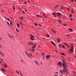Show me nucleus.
<instances>
[{
  "instance_id": "obj_24",
  "label": "nucleus",
  "mask_w": 76,
  "mask_h": 76,
  "mask_svg": "<svg viewBox=\"0 0 76 76\" xmlns=\"http://www.w3.org/2000/svg\"><path fill=\"white\" fill-rule=\"evenodd\" d=\"M56 14V13L54 12L52 14V15H54V16H56V15H55Z\"/></svg>"
},
{
  "instance_id": "obj_2",
  "label": "nucleus",
  "mask_w": 76,
  "mask_h": 76,
  "mask_svg": "<svg viewBox=\"0 0 76 76\" xmlns=\"http://www.w3.org/2000/svg\"><path fill=\"white\" fill-rule=\"evenodd\" d=\"M73 49H74V48L72 47L71 48H70L69 50V51L70 53H73L74 51L73 50Z\"/></svg>"
},
{
  "instance_id": "obj_43",
  "label": "nucleus",
  "mask_w": 76,
  "mask_h": 76,
  "mask_svg": "<svg viewBox=\"0 0 76 76\" xmlns=\"http://www.w3.org/2000/svg\"><path fill=\"white\" fill-rule=\"evenodd\" d=\"M7 19L8 20H9V21H10V19H9L8 18H7Z\"/></svg>"
},
{
  "instance_id": "obj_39",
  "label": "nucleus",
  "mask_w": 76,
  "mask_h": 76,
  "mask_svg": "<svg viewBox=\"0 0 76 76\" xmlns=\"http://www.w3.org/2000/svg\"><path fill=\"white\" fill-rule=\"evenodd\" d=\"M62 61V62H63V63H62V64H63V63H66V64H67L64 61Z\"/></svg>"
},
{
  "instance_id": "obj_63",
  "label": "nucleus",
  "mask_w": 76,
  "mask_h": 76,
  "mask_svg": "<svg viewBox=\"0 0 76 76\" xmlns=\"http://www.w3.org/2000/svg\"><path fill=\"white\" fill-rule=\"evenodd\" d=\"M21 76H23V75H22V74H21Z\"/></svg>"
},
{
  "instance_id": "obj_7",
  "label": "nucleus",
  "mask_w": 76,
  "mask_h": 76,
  "mask_svg": "<svg viewBox=\"0 0 76 76\" xmlns=\"http://www.w3.org/2000/svg\"><path fill=\"white\" fill-rule=\"evenodd\" d=\"M64 8H65V6H64L63 5H62L61 6V9H64Z\"/></svg>"
},
{
  "instance_id": "obj_57",
  "label": "nucleus",
  "mask_w": 76,
  "mask_h": 76,
  "mask_svg": "<svg viewBox=\"0 0 76 76\" xmlns=\"http://www.w3.org/2000/svg\"><path fill=\"white\" fill-rule=\"evenodd\" d=\"M72 2H73V1H73V0H72L71 1Z\"/></svg>"
},
{
  "instance_id": "obj_15",
  "label": "nucleus",
  "mask_w": 76,
  "mask_h": 76,
  "mask_svg": "<svg viewBox=\"0 0 76 76\" xmlns=\"http://www.w3.org/2000/svg\"><path fill=\"white\" fill-rule=\"evenodd\" d=\"M61 55H62L63 56H65L66 55H65V54L63 53H61Z\"/></svg>"
},
{
  "instance_id": "obj_25",
  "label": "nucleus",
  "mask_w": 76,
  "mask_h": 76,
  "mask_svg": "<svg viewBox=\"0 0 76 76\" xmlns=\"http://www.w3.org/2000/svg\"><path fill=\"white\" fill-rule=\"evenodd\" d=\"M2 70H3V71L4 72H5V71H6V70H5V69H2Z\"/></svg>"
},
{
  "instance_id": "obj_22",
  "label": "nucleus",
  "mask_w": 76,
  "mask_h": 76,
  "mask_svg": "<svg viewBox=\"0 0 76 76\" xmlns=\"http://www.w3.org/2000/svg\"><path fill=\"white\" fill-rule=\"evenodd\" d=\"M31 40H34V38L32 37H31Z\"/></svg>"
},
{
  "instance_id": "obj_51",
  "label": "nucleus",
  "mask_w": 76,
  "mask_h": 76,
  "mask_svg": "<svg viewBox=\"0 0 76 76\" xmlns=\"http://www.w3.org/2000/svg\"><path fill=\"white\" fill-rule=\"evenodd\" d=\"M25 12H27V10H26V9H25Z\"/></svg>"
},
{
  "instance_id": "obj_23",
  "label": "nucleus",
  "mask_w": 76,
  "mask_h": 76,
  "mask_svg": "<svg viewBox=\"0 0 76 76\" xmlns=\"http://www.w3.org/2000/svg\"><path fill=\"white\" fill-rule=\"evenodd\" d=\"M60 72H61V73L62 74H63V71H62V70L60 69Z\"/></svg>"
},
{
  "instance_id": "obj_47",
  "label": "nucleus",
  "mask_w": 76,
  "mask_h": 76,
  "mask_svg": "<svg viewBox=\"0 0 76 76\" xmlns=\"http://www.w3.org/2000/svg\"><path fill=\"white\" fill-rule=\"evenodd\" d=\"M20 24H21H21H22V22H20Z\"/></svg>"
},
{
  "instance_id": "obj_30",
  "label": "nucleus",
  "mask_w": 76,
  "mask_h": 76,
  "mask_svg": "<svg viewBox=\"0 0 76 76\" xmlns=\"http://www.w3.org/2000/svg\"><path fill=\"white\" fill-rule=\"evenodd\" d=\"M11 22H10V24L11 25H12V20H11Z\"/></svg>"
},
{
  "instance_id": "obj_52",
  "label": "nucleus",
  "mask_w": 76,
  "mask_h": 76,
  "mask_svg": "<svg viewBox=\"0 0 76 76\" xmlns=\"http://www.w3.org/2000/svg\"><path fill=\"white\" fill-rule=\"evenodd\" d=\"M39 26H41V24H39Z\"/></svg>"
},
{
  "instance_id": "obj_5",
  "label": "nucleus",
  "mask_w": 76,
  "mask_h": 76,
  "mask_svg": "<svg viewBox=\"0 0 76 76\" xmlns=\"http://www.w3.org/2000/svg\"><path fill=\"white\" fill-rule=\"evenodd\" d=\"M46 58L47 59H49L50 58L49 57H50L52 56L51 55H47L46 56Z\"/></svg>"
},
{
  "instance_id": "obj_53",
  "label": "nucleus",
  "mask_w": 76,
  "mask_h": 76,
  "mask_svg": "<svg viewBox=\"0 0 76 76\" xmlns=\"http://www.w3.org/2000/svg\"><path fill=\"white\" fill-rule=\"evenodd\" d=\"M54 76H58V75H57V74H56V75H55Z\"/></svg>"
},
{
  "instance_id": "obj_56",
  "label": "nucleus",
  "mask_w": 76,
  "mask_h": 76,
  "mask_svg": "<svg viewBox=\"0 0 76 76\" xmlns=\"http://www.w3.org/2000/svg\"><path fill=\"white\" fill-rule=\"evenodd\" d=\"M64 26H66V25H65V24H64Z\"/></svg>"
},
{
  "instance_id": "obj_26",
  "label": "nucleus",
  "mask_w": 76,
  "mask_h": 76,
  "mask_svg": "<svg viewBox=\"0 0 76 76\" xmlns=\"http://www.w3.org/2000/svg\"><path fill=\"white\" fill-rule=\"evenodd\" d=\"M57 20V21H58V22H60V23L61 22V21H60V20Z\"/></svg>"
},
{
  "instance_id": "obj_3",
  "label": "nucleus",
  "mask_w": 76,
  "mask_h": 76,
  "mask_svg": "<svg viewBox=\"0 0 76 76\" xmlns=\"http://www.w3.org/2000/svg\"><path fill=\"white\" fill-rule=\"evenodd\" d=\"M57 65H59V66H63V64L61 63V62L60 61H59L58 63L57 64Z\"/></svg>"
},
{
  "instance_id": "obj_50",
  "label": "nucleus",
  "mask_w": 76,
  "mask_h": 76,
  "mask_svg": "<svg viewBox=\"0 0 76 76\" xmlns=\"http://www.w3.org/2000/svg\"><path fill=\"white\" fill-rule=\"evenodd\" d=\"M1 54H2V56H4V54H3L2 53H1Z\"/></svg>"
},
{
  "instance_id": "obj_55",
  "label": "nucleus",
  "mask_w": 76,
  "mask_h": 76,
  "mask_svg": "<svg viewBox=\"0 0 76 76\" xmlns=\"http://www.w3.org/2000/svg\"><path fill=\"white\" fill-rule=\"evenodd\" d=\"M66 35L67 37H69V35H68L67 34H66Z\"/></svg>"
},
{
  "instance_id": "obj_60",
  "label": "nucleus",
  "mask_w": 76,
  "mask_h": 76,
  "mask_svg": "<svg viewBox=\"0 0 76 76\" xmlns=\"http://www.w3.org/2000/svg\"><path fill=\"white\" fill-rule=\"evenodd\" d=\"M53 32L54 33H56V32L55 31H53Z\"/></svg>"
},
{
  "instance_id": "obj_31",
  "label": "nucleus",
  "mask_w": 76,
  "mask_h": 76,
  "mask_svg": "<svg viewBox=\"0 0 76 76\" xmlns=\"http://www.w3.org/2000/svg\"><path fill=\"white\" fill-rule=\"evenodd\" d=\"M64 43L65 44V45H67V44H66V43L65 42H64Z\"/></svg>"
},
{
  "instance_id": "obj_62",
  "label": "nucleus",
  "mask_w": 76,
  "mask_h": 76,
  "mask_svg": "<svg viewBox=\"0 0 76 76\" xmlns=\"http://www.w3.org/2000/svg\"><path fill=\"white\" fill-rule=\"evenodd\" d=\"M55 51H56V52H57V51L56 50H55Z\"/></svg>"
},
{
  "instance_id": "obj_34",
  "label": "nucleus",
  "mask_w": 76,
  "mask_h": 76,
  "mask_svg": "<svg viewBox=\"0 0 76 76\" xmlns=\"http://www.w3.org/2000/svg\"><path fill=\"white\" fill-rule=\"evenodd\" d=\"M63 72L64 73H65V70L64 69H63Z\"/></svg>"
},
{
  "instance_id": "obj_35",
  "label": "nucleus",
  "mask_w": 76,
  "mask_h": 76,
  "mask_svg": "<svg viewBox=\"0 0 76 76\" xmlns=\"http://www.w3.org/2000/svg\"><path fill=\"white\" fill-rule=\"evenodd\" d=\"M26 55L27 56L28 55V53H27L26 52Z\"/></svg>"
},
{
  "instance_id": "obj_64",
  "label": "nucleus",
  "mask_w": 76,
  "mask_h": 76,
  "mask_svg": "<svg viewBox=\"0 0 76 76\" xmlns=\"http://www.w3.org/2000/svg\"><path fill=\"white\" fill-rule=\"evenodd\" d=\"M21 61H23V60H21Z\"/></svg>"
},
{
  "instance_id": "obj_42",
  "label": "nucleus",
  "mask_w": 76,
  "mask_h": 76,
  "mask_svg": "<svg viewBox=\"0 0 76 76\" xmlns=\"http://www.w3.org/2000/svg\"><path fill=\"white\" fill-rule=\"evenodd\" d=\"M24 4H27V2H26V1L24 2Z\"/></svg>"
},
{
  "instance_id": "obj_48",
  "label": "nucleus",
  "mask_w": 76,
  "mask_h": 76,
  "mask_svg": "<svg viewBox=\"0 0 76 76\" xmlns=\"http://www.w3.org/2000/svg\"><path fill=\"white\" fill-rule=\"evenodd\" d=\"M70 20H73V18H70Z\"/></svg>"
},
{
  "instance_id": "obj_28",
  "label": "nucleus",
  "mask_w": 76,
  "mask_h": 76,
  "mask_svg": "<svg viewBox=\"0 0 76 76\" xmlns=\"http://www.w3.org/2000/svg\"><path fill=\"white\" fill-rule=\"evenodd\" d=\"M59 48H60V46H61V45L60 44H59L58 45Z\"/></svg>"
},
{
  "instance_id": "obj_17",
  "label": "nucleus",
  "mask_w": 76,
  "mask_h": 76,
  "mask_svg": "<svg viewBox=\"0 0 76 76\" xmlns=\"http://www.w3.org/2000/svg\"><path fill=\"white\" fill-rule=\"evenodd\" d=\"M71 12H72V13H74V11H73V10H72Z\"/></svg>"
},
{
  "instance_id": "obj_16",
  "label": "nucleus",
  "mask_w": 76,
  "mask_h": 76,
  "mask_svg": "<svg viewBox=\"0 0 76 76\" xmlns=\"http://www.w3.org/2000/svg\"><path fill=\"white\" fill-rule=\"evenodd\" d=\"M73 73L74 75L76 76V72H73Z\"/></svg>"
},
{
  "instance_id": "obj_33",
  "label": "nucleus",
  "mask_w": 76,
  "mask_h": 76,
  "mask_svg": "<svg viewBox=\"0 0 76 76\" xmlns=\"http://www.w3.org/2000/svg\"><path fill=\"white\" fill-rule=\"evenodd\" d=\"M28 57V58H29L30 57V56H29V55H27Z\"/></svg>"
},
{
  "instance_id": "obj_54",
  "label": "nucleus",
  "mask_w": 76,
  "mask_h": 76,
  "mask_svg": "<svg viewBox=\"0 0 76 76\" xmlns=\"http://www.w3.org/2000/svg\"><path fill=\"white\" fill-rule=\"evenodd\" d=\"M35 63H36V64H37V61H35Z\"/></svg>"
},
{
  "instance_id": "obj_18",
  "label": "nucleus",
  "mask_w": 76,
  "mask_h": 76,
  "mask_svg": "<svg viewBox=\"0 0 76 76\" xmlns=\"http://www.w3.org/2000/svg\"><path fill=\"white\" fill-rule=\"evenodd\" d=\"M17 26L18 27H19V26H20V25H19V24L17 23Z\"/></svg>"
},
{
  "instance_id": "obj_40",
  "label": "nucleus",
  "mask_w": 76,
  "mask_h": 76,
  "mask_svg": "<svg viewBox=\"0 0 76 76\" xmlns=\"http://www.w3.org/2000/svg\"><path fill=\"white\" fill-rule=\"evenodd\" d=\"M42 56H44V55H45V54L42 53Z\"/></svg>"
},
{
  "instance_id": "obj_49",
  "label": "nucleus",
  "mask_w": 76,
  "mask_h": 76,
  "mask_svg": "<svg viewBox=\"0 0 76 76\" xmlns=\"http://www.w3.org/2000/svg\"><path fill=\"white\" fill-rule=\"evenodd\" d=\"M23 13H24V14H25V12H24V11H23Z\"/></svg>"
},
{
  "instance_id": "obj_10",
  "label": "nucleus",
  "mask_w": 76,
  "mask_h": 76,
  "mask_svg": "<svg viewBox=\"0 0 76 76\" xmlns=\"http://www.w3.org/2000/svg\"><path fill=\"white\" fill-rule=\"evenodd\" d=\"M20 19L21 20H23V18L22 17H20Z\"/></svg>"
},
{
  "instance_id": "obj_19",
  "label": "nucleus",
  "mask_w": 76,
  "mask_h": 76,
  "mask_svg": "<svg viewBox=\"0 0 76 76\" xmlns=\"http://www.w3.org/2000/svg\"><path fill=\"white\" fill-rule=\"evenodd\" d=\"M16 73H18V75H19V71H18L17 70H16Z\"/></svg>"
},
{
  "instance_id": "obj_27",
  "label": "nucleus",
  "mask_w": 76,
  "mask_h": 76,
  "mask_svg": "<svg viewBox=\"0 0 76 76\" xmlns=\"http://www.w3.org/2000/svg\"><path fill=\"white\" fill-rule=\"evenodd\" d=\"M31 37L32 38H35V37L34 36L31 35Z\"/></svg>"
},
{
  "instance_id": "obj_32",
  "label": "nucleus",
  "mask_w": 76,
  "mask_h": 76,
  "mask_svg": "<svg viewBox=\"0 0 76 76\" xmlns=\"http://www.w3.org/2000/svg\"><path fill=\"white\" fill-rule=\"evenodd\" d=\"M12 7H13V9H14V10H15V7H14V6H13Z\"/></svg>"
},
{
  "instance_id": "obj_1",
  "label": "nucleus",
  "mask_w": 76,
  "mask_h": 76,
  "mask_svg": "<svg viewBox=\"0 0 76 76\" xmlns=\"http://www.w3.org/2000/svg\"><path fill=\"white\" fill-rule=\"evenodd\" d=\"M62 65H63V69L66 70V73L67 74L68 73V70L67 68H66L67 67V64L66 63H63L62 64Z\"/></svg>"
},
{
  "instance_id": "obj_44",
  "label": "nucleus",
  "mask_w": 76,
  "mask_h": 76,
  "mask_svg": "<svg viewBox=\"0 0 76 76\" xmlns=\"http://www.w3.org/2000/svg\"><path fill=\"white\" fill-rule=\"evenodd\" d=\"M34 24L35 25V26H37V24L36 23H34Z\"/></svg>"
},
{
  "instance_id": "obj_4",
  "label": "nucleus",
  "mask_w": 76,
  "mask_h": 76,
  "mask_svg": "<svg viewBox=\"0 0 76 76\" xmlns=\"http://www.w3.org/2000/svg\"><path fill=\"white\" fill-rule=\"evenodd\" d=\"M57 16H58V17H59V18H60V16H61V14L60 12H57L56 13Z\"/></svg>"
},
{
  "instance_id": "obj_45",
  "label": "nucleus",
  "mask_w": 76,
  "mask_h": 76,
  "mask_svg": "<svg viewBox=\"0 0 76 76\" xmlns=\"http://www.w3.org/2000/svg\"><path fill=\"white\" fill-rule=\"evenodd\" d=\"M7 25H10V24H9V22H7Z\"/></svg>"
},
{
  "instance_id": "obj_61",
  "label": "nucleus",
  "mask_w": 76,
  "mask_h": 76,
  "mask_svg": "<svg viewBox=\"0 0 76 76\" xmlns=\"http://www.w3.org/2000/svg\"><path fill=\"white\" fill-rule=\"evenodd\" d=\"M44 16H45V18H47V17L45 15Z\"/></svg>"
},
{
  "instance_id": "obj_6",
  "label": "nucleus",
  "mask_w": 76,
  "mask_h": 76,
  "mask_svg": "<svg viewBox=\"0 0 76 76\" xmlns=\"http://www.w3.org/2000/svg\"><path fill=\"white\" fill-rule=\"evenodd\" d=\"M4 64L5 65H4L3 64H2V65H3V66H4L5 67L7 68V65H6V63H4Z\"/></svg>"
},
{
  "instance_id": "obj_9",
  "label": "nucleus",
  "mask_w": 76,
  "mask_h": 76,
  "mask_svg": "<svg viewBox=\"0 0 76 76\" xmlns=\"http://www.w3.org/2000/svg\"><path fill=\"white\" fill-rule=\"evenodd\" d=\"M51 42H52V43L55 46H56V44H55V43H54V42L53 41H51Z\"/></svg>"
},
{
  "instance_id": "obj_14",
  "label": "nucleus",
  "mask_w": 76,
  "mask_h": 76,
  "mask_svg": "<svg viewBox=\"0 0 76 76\" xmlns=\"http://www.w3.org/2000/svg\"><path fill=\"white\" fill-rule=\"evenodd\" d=\"M72 17V14H70L69 17L70 18H71Z\"/></svg>"
},
{
  "instance_id": "obj_59",
  "label": "nucleus",
  "mask_w": 76,
  "mask_h": 76,
  "mask_svg": "<svg viewBox=\"0 0 76 76\" xmlns=\"http://www.w3.org/2000/svg\"><path fill=\"white\" fill-rule=\"evenodd\" d=\"M20 74H22L21 73V72L20 71Z\"/></svg>"
},
{
  "instance_id": "obj_29",
  "label": "nucleus",
  "mask_w": 76,
  "mask_h": 76,
  "mask_svg": "<svg viewBox=\"0 0 76 76\" xmlns=\"http://www.w3.org/2000/svg\"><path fill=\"white\" fill-rule=\"evenodd\" d=\"M8 36L9 37H10V38H12V37L10 36V35H9Z\"/></svg>"
},
{
  "instance_id": "obj_46",
  "label": "nucleus",
  "mask_w": 76,
  "mask_h": 76,
  "mask_svg": "<svg viewBox=\"0 0 76 76\" xmlns=\"http://www.w3.org/2000/svg\"><path fill=\"white\" fill-rule=\"evenodd\" d=\"M67 10H68L69 11L70 9H69V8H67Z\"/></svg>"
},
{
  "instance_id": "obj_38",
  "label": "nucleus",
  "mask_w": 76,
  "mask_h": 76,
  "mask_svg": "<svg viewBox=\"0 0 76 76\" xmlns=\"http://www.w3.org/2000/svg\"><path fill=\"white\" fill-rule=\"evenodd\" d=\"M31 51L32 52H34V49H33L32 50H31Z\"/></svg>"
},
{
  "instance_id": "obj_21",
  "label": "nucleus",
  "mask_w": 76,
  "mask_h": 76,
  "mask_svg": "<svg viewBox=\"0 0 76 76\" xmlns=\"http://www.w3.org/2000/svg\"><path fill=\"white\" fill-rule=\"evenodd\" d=\"M62 47L63 48H64V49H65V47H64V45H62Z\"/></svg>"
},
{
  "instance_id": "obj_20",
  "label": "nucleus",
  "mask_w": 76,
  "mask_h": 76,
  "mask_svg": "<svg viewBox=\"0 0 76 76\" xmlns=\"http://www.w3.org/2000/svg\"><path fill=\"white\" fill-rule=\"evenodd\" d=\"M69 31H71V32H72V31H73L72 29L71 28H69Z\"/></svg>"
},
{
  "instance_id": "obj_41",
  "label": "nucleus",
  "mask_w": 76,
  "mask_h": 76,
  "mask_svg": "<svg viewBox=\"0 0 76 76\" xmlns=\"http://www.w3.org/2000/svg\"><path fill=\"white\" fill-rule=\"evenodd\" d=\"M16 31H18V32H19V30H18V29H16Z\"/></svg>"
},
{
  "instance_id": "obj_13",
  "label": "nucleus",
  "mask_w": 76,
  "mask_h": 76,
  "mask_svg": "<svg viewBox=\"0 0 76 76\" xmlns=\"http://www.w3.org/2000/svg\"><path fill=\"white\" fill-rule=\"evenodd\" d=\"M57 41L58 42H60V40L59 39H57Z\"/></svg>"
},
{
  "instance_id": "obj_12",
  "label": "nucleus",
  "mask_w": 76,
  "mask_h": 76,
  "mask_svg": "<svg viewBox=\"0 0 76 76\" xmlns=\"http://www.w3.org/2000/svg\"><path fill=\"white\" fill-rule=\"evenodd\" d=\"M36 16L37 17H38L39 18H42V17L41 16L39 15H37Z\"/></svg>"
},
{
  "instance_id": "obj_8",
  "label": "nucleus",
  "mask_w": 76,
  "mask_h": 76,
  "mask_svg": "<svg viewBox=\"0 0 76 76\" xmlns=\"http://www.w3.org/2000/svg\"><path fill=\"white\" fill-rule=\"evenodd\" d=\"M59 6V5H57L55 6V9H57V7H58Z\"/></svg>"
},
{
  "instance_id": "obj_36",
  "label": "nucleus",
  "mask_w": 76,
  "mask_h": 76,
  "mask_svg": "<svg viewBox=\"0 0 76 76\" xmlns=\"http://www.w3.org/2000/svg\"><path fill=\"white\" fill-rule=\"evenodd\" d=\"M31 44H32V43H31V42H29L28 43V44H30V45H31Z\"/></svg>"
},
{
  "instance_id": "obj_58",
  "label": "nucleus",
  "mask_w": 76,
  "mask_h": 76,
  "mask_svg": "<svg viewBox=\"0 0 76 76\" xmlns=\"http://www.w3.org/2000/svg\"><path fill=\"white\" fill-rule=\"evenodd\" d=\"M56 73H58V72H56L55 73V74H56Z\"/></svg>"
},
{
  "instance_id": "obj_11",
  "label": "nucleus",
  "mask_w": 76,
  "mask_h": 76,
  "mask_svg": "<svg viewBox=\"0 0 76 76\" xmlns=\"http://www.w3.org/2000/svg\"><path fill=\"white\" fill-rule=\"evenodd\" d=\"M33 47H32V48H34L36 47V44H34Z\"/></svg>"
},
{
  "instance_id": "obj_37",
  "label": "nucleus",
  "mask_w": 76,
  "mask_h": 76,
  "mask_svg": "<svg viewBox=\"0 0 76 76\" xmlns=\"http://www.w3.org/2000/svg\"><path fill=\"white\" fill-rule=\"evenodd\" d=\"M47 37H48V38H49V37H50V36L48 34V35H47Z\"/></svg>"
}]
</instances>
